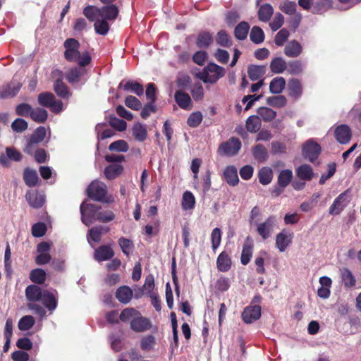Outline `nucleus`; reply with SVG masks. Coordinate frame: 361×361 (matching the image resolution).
<instances>
[{"mask_svg": "<svg viewBox=\"0 0 361 361\" xmlns=\"http://www.w3.org/2000/svg\"><path fill=\"white\" fill-rule=\"evenodd\" d=\"M25 295L30 302L42 301L44 305L50 311L57 306V298L54 293L42 290L36 285H30L25 289Z\"/></svg>", "mask_w": 361, "mask_h": 361, "instance_id": "obj_1", "label": "nucleus"}, {"mask_svg": "<svg viewBox=\"0 0 361 361\" xmlns=\"http://www.w3.org/2000/svg\"><path fill=\"white\" fill-rule=\"evenodd\" d=\"M65 48L64 57L70 62H77L80 66H85L91 61L87 51L82 53L79 51L80 43L74 38H68L63 43Z\"/></svg>", "mask_w": 361, "mask_h": 361, "instance_id": "obj_2", "label": "nucleus"}, {"mask_svg": "<svg viewBox=\"0 0 361 361\" xmlns=\"http://www.w3.org/2000/svg\"><path fill=\"white\" fill-rule=\"evenodd\" d=\"M225 75V69L215 63H209L202 71L196 73L197 78L204 83L214 84Z\"/></svg>", "mask_w": 361, "mask_h": 361, "instance_id": "obj_3", "label": "nucleus"}, {"mask_svg": "<svg viewBox=\"0 0 361 361\" xmlns=\"http://www.w3.org/2000/svg\"><path fill=\"white\" fill-rule=\"evenodd\" d=\"M256 231L263 239L267 240L270 238L274 230L278 228V219L274 215H270L263 221L255 222Z\"/></svg>", "mask_w": 361, "mask_h": 361, "instance_id": "obj_4", "label": "nucleus"}, {"mask_svg": "<svg viewBox=\"0 0 361 361\" xmlns=\"http://www.w3.org/2000/svg\"><path fill=\"white\" fill-rule=\"evenodd\" d=\"M81 219L86 226H90L98 221V214L100 208L95 204L82 202L80 205Z\"/></svg>", "mask_w": 361, "mask_h": 361, "instance_id": "obj_5", "label": "nucleus"}, {"mask_svg": "<svg viewBox=\"0 0 361 361\" xmlns=\"http://www.w3.org/2000/svg\"><path fill=\"white\" fill-rule=\"evenodd\" d=\"M106 194V185L102 181H92L87 188V195L93 200L102 201Z\"/></svg>", "mask_w": 361, "mask_h": 361, "instance_id": "obj_6", "label": "nucleus"}, {"mask_svg": "<svg viewBox=\"0 0 361 361\" xmlns=\"http://www.w3.org/2000/svg\"><path fill=\"white\" fill-rule=\"evenodd\" d=\"M240 147V141L238 138L231 137L228 142L220 145L219 152L222 155L233 156L238 152Z\"/></svg>", "mask_w": 361, "mask_h": 361, "instance_id": "obj_7", "label": "nucleus"}, {"mask_svg": "<svg viewBox=\"0 0 361 361\" xmlns=\"http://www.w3.org/2000/svg\"><path fill=\"white\" fill-rule=\"evenodd\" d=\"M293 233L286 229H283L276 236V247L281 252L286 250L291 244Z\"/></svg>", "mask_w": 361, "mask_h": 361, "instance_id": "obj_8", "label": "nucleus"}, {"mask_svg": "<svg viewBox=\"0 0 361 361\" xmlns=\"http://www.w3.org/2000/svg\"><path fill=\"white\" fill-rule=\"evenodd\" d=\"M320 152V146L312 140H309L303 145L302 154L310 161H314L318 157Z\"/></svg>", "mask_w": 361, "mask_h": 361, "instance_id": "obj_9", "label": "nucleus"}, {"mask_svg": "<svg viewBox=\"0 0 361 361\" xmlns=\"http://www.w3.org/2000/svg\"><path fill=\"white\" fill-rule=\"evenodd\" d=\"M349 202L348 197V191H345L340 194L334 201L329 207V214L331 215L339 214Z\"/></svg>", "mask_w": 361, "mask_h": 361, "instance_id": "obj_10", "label": "nucleus"}, {"mask_svg": "<svg viewBox=\"0 0 361 361\" xmlns=\"http://www.w3.org/2000/svg\"><path fill=\"white\" fill-rule=\"evenodd\" d=\"M118 8L114 4H109L99 8L98 16L107 21H114L118 16Z\"/></svg>", "mask_w": 361, "mask_h": 361, "instance_id": "obj_11", "label": "nucleus"}, {"mask_svg": "<svg viewBox=\"0 0 361 361\" xmlns=\"http://www.w3.org/2000/svg\"><path fill=\"white\" fill-rule=\"evenodd\" d=\"M261 316V307L259 305L247 307L242 313V318L247 324H251Z\"/></svg>", "mask_w": 361, "mask_h": 361, "instance_id": "obj_12", "label": "nucleus"}, {"mask_svg": "<svg viewBox=\"0 0 361 361\" xmlns=\"http://www.w3.org/2000/svg\"><path fill=\"white\" fill-rule=\"evenodd\" d=\"M130 329L135 332H143L149 330L151 328L150 321L142 316L141 313L131 322Z\"/></svg>", "mask_w": 361, "mask_h": 361, "instance_id": "obj_13", "label": "nucleus"}, {"mask_svg": "<svg viewBox=\"0 0 361 361\" xmlns=\"http://www.w3.org/2000/svg\"><path fill=\"white\" fill-rule=\"evenodd\" d=\"M351 135V130L347 125H340L335 129V137L340 144L344 145L349 142Z\"/></svg>", "mask_w": 361, "mask_h": 361, "instance_id": "obj_14", "label": "nucleus"}, {"mask_svg": "<svg viewBox=\"0 0 361 361\" xmlns=\"http://www.w3.org/2000/svg\"><path fill=\"white\" fill-rule=\"evenodd\" d=\"M6 155H0V164L3 166H8V160L20 161L22 159V154L13 147L6 148Z\"/></svg>", "mask_w": 361, "mask_h": 361, "instance_id": "obj_15", "label": "nucleus"}, {"mask_svg": "<svg viewBox=\"0 0 361 361\" xmlns=\"http://www.w3.org/2000/svg\"><path fill=\"white\" fill-rule=\"evenodd\" d=\"M25 198L29 204L34 208L41 207L45 201L44 195L35 191H29L26 193Z\"/></svg>", "mask_w": 361, "mask_h": 361, "instance_id": "obj_16", "label": "nucleus"}, {"mask_svg": "<svg viewBox=\"0 0 361 361\" xmlns=\"http://www.w3.org/2000/svg\"><path fill=\"white\" fill-rule=\"evenodd\" d=\"M297 177L302 181L311 180L314 176L312 168L308 164H302L295 169Z\"/></svg>", "mask_w": 361, "mask_h": 361, "instance_id": "obj_17", "label": "nucleus"}, {"mask_svg": "<svg viewBox=\"0 0 361 361\" xmlns=\"http://www.w3.org/2000/svg\"><path fill=\"white\" fill-rule=\"evenodd\" d=\"M288 88L289 94L295 99H299L302 94V85L297 78H291L288 81Z\"/></svg>", "mask_w": 361, "mask_h": 361, "instance_id": "obj_18", "label": "nucleus"}, {"mask_svg": "<svg viewBox=\"0 0 361 361\" xmlns=\"http://www.w3.org/2000/svg\"><path fill=\"white\" fill-rule=\"evenodd\" d=\"M175 100L181 109L185 110L192 109V100L189 94L185 92L177 91L175 94Z\"/></svg>", "mask_w": 361, "mask_h": 361, "instance_id": "obj_19", "label": "nucleus"}, {"mask_svg": "<svg viewBox=\"0 0 361 361\" xmlns=\"http://www.w3.org/2000/svg\"><path fill=\"white\" fill-rule=\"evenodd\" d=\"M302 51L301 44L296 40L289 42L285 47L284 53L288 57H298Z\"/></svg>", "mask_w": 361, "mask_h": 361, "instance_id": "obj_20", "label": "nucleus"}, {"mask_svg": "<svg viewBox=\"0 0 361 361\" xmlns=\"http://www.w3.org/2000/svg\"><path fill=\"white\" fill-rule=\"evenodd\" d=\"M21 87L20 82L11 83L4 85L0 90V98H7L14 97L18 92Z\"/></svg>", "mask_w": 361, "mask_h": 361, "instance_id": "obj_21", "label": "nucleus"}, {"mask_svg": "<svg viewBox=\"0 0 361 361\" xmlns=\"http://www.w3.org/2000/svg\"><path fill=\"white\" fill-rule=\"evenodd\" d=\"M114 256V251L107 245L100 246L94 252V258L98 262L105 261Z\"/></svg>", "mask_w": 361, "mask_h": 361, "instance_id": "obj_22", "label": "nucleus"}, {"mask_svg": "<svg viewBox=\"0 0 361 361\" xmlns=\"http://www.w3.org/2000/svg\"><path fill=\"white\" fill-rule=\"evenodd\" d=\"M225 180L232 186L236 185L239 182L237 169L233 166H227L224 171Z\"/></svg>", "mask_w": 361, "mask_h": 361, "instance_id": "obj_23", "label": "nucleus"}, {"mask_svg": "<svg viewBox=\"0 0 361 361\" xmlns=\"http://www.w3.org/2000/svg\"><path fill=\"white\" fill-rule=\"evenodd\" d=\"M116 297L121 303L127 304L132 299L133 291L128 286H122L116 290Z\"/></svg>", "mask_w": 361, "mask_h": 361, "instance_id": "obj_24", "label": "nucleus"}, {"mask_svg": "<svg viewBox=\"0 0 361 361\" xmlns=\"http://www.w3.org/2000/svg\"><path fill=\"white\" fill-rule=\"evenodd\" d=\"M133 135L139 142H142L147 137L146 126L140 123H135L132 128Z\"/></svg>", "mask_w": 361, "mask_h": 361, "instance_id": "obj_25", "label": "nucleus"}, {"mask_svg": "<svg viewBox=\"0 0 361 361\" xmlns=\"http://www.w3.org/2000/svg\"><path fill=\"white\" fill-rule=\"evenodd\" d=\"M108 231L109 228L104 226H97L92 228L90 229L87 235V240L89 243H91V241L99 243L101 240L102 233H106Z\"/></svg>", "mask_w": 361, "mask_h": 361, "instance_id": "obj_26", "label": "nucleus"}, {"mask_svg": "<svg viewBox=\"0 0 361 361\" xmlns=\"http://www.w3.org/2000/svg\"><path fill=\"white\" fill-rule=\"evenodd\" d=\"M195 205V197L190 191H186L183 194L181 206L183 210H192Z\"/></svg>", "mask_w": 361, "mask_h": 361, "instance_id": "obj_27", "label": "nucleus"}, {"mask_svg": "<svg viewBox=\"0 0 361 361\" xmlns=\"http://www.w3.org/2000/svg\"><path fill=\"white\" fill-rule=\"evenodd\" d=\"M121 86H123V82L120 83L119 87H121ZM123 89L126 91H130V92L136 94L137 96L142 95L143 92H144V89H143V87L142 86V85H140L137 82L133 81V80H129V81L126 82L123 85Z\"/></svg>", "mask_w": 361, "mask_h": 361, "instance_id": "obj_28", "label": "nucleus"}, {"mask_svg": "<svg viewBox=\"0 0 361 361\" xmlns=\"http://www.w3.org/2000/svg\"><path fill=\"white\" fill-rule=\"evenodd\" d=\"M216 264L221 271H228L231 266V260L228 254L225 252H221L217 258Z\"/></svg>", "mask_w": 361, "mask_h": 361, "instance_id": "obj_29", "label": "nucleus"}, {"mask_svg": "<svg viewBox=\"0 0 361 361\" xmlns=\"http://www.w3.org/2000/svg\"><path fill=\"white\" fill-rule=\"evenodd\" d=\"M23 179L27 186L33 187L37 185L39 177L36 171L25 169L23 173Z\"/></svg>", "mask_w": 361, "mask_h": 361, "instance_id": "obj_30", "label": "nucleus"}, {"mask_svg": "<svg viewBox=\"0 0 361 361\" xmlns=\"http://www.w3.org/2000/svg\"><path fill=\"white\" fill-rule=\"evenodd\" d=\"M288 64L281 57L274 59L270 63L271 71L276 74L283 73L287 68Z\"/></svg>", "mask_w": 361, "mask_h": 361, "instance_id": "obj_31", "label": "nucleus"}, {"mask_svg": "<svg viewBox=\"0 0 361 361\" xmlns=\"http://www.w3.org/2000/svg\"><path fill=\"white\" fill-rule=\"evenodd\" d=\"M293 178V172L290 169H284L282 170L278 176L277 183L278 185L282 188H285L288 185L290 182Z\"/></svg>", "mask_w": 361, "mask_h": 361, "instance_id": "obj_32", "label": "nucleus"}, {"mask_svg": "<svg viewBox=\"0 0 361 361\" xmlns=\"http://www.w3.org/2000/svg\"><path fill=\"white\" fill-rule=\"evenodd\" d=\"M285 85V79L283 77H276L270 82V92L273 94H280L283 90Z\"/></svg>", "mask_w": 361, "mask_h": 361, "instance_id": "obj_33", "label": "nucleus"}, {"mask_svg": "<svg viewBox=\"0 0 361 361\" xmlns=\"http://www.w3.org/2000/svg\"><path fill=\"white\" fill-rule=\"evenodd\" d=\"M259 181L262 185L269 184L273 179V171L269 167H263L258 172Z\"/></svg>", "mask_w": 361, "mask_h": 361, "instance_id": "obj_34", "label": "nucleus"}, {"mask_svg": "<svg viewBox=\"0 0 361 361\" xmlns=\"http://www.w3.org/2000/svg\"><path fill=\"white\" fill-rule=\"evenodd\" d=\"M30 117L34 121L42 123L47 121L48 113L44 109L37 107L36 109H32Z\"/></svg>", "mask_w": 361, "mask_h": 361, "instance_id": "obj_35", "label": "nucleus"}, {"mask_svg": "<svg viewBox=\"0 0 361 361\" xmlns=\"http://www.w3.org/2000/svg\"><path fill=\"white\" fill-rule=\"evenodd\" d=\"M123 171V166L118 164H111L104 170L105 177L108 179H114L118 176Z\"/></svg>", "mask_w": 361, "mask_h": 361, "instance_id": "obj_36", "label": "nucleus"}, {"mask_svg": "<svg viewBox=\"0 0 361 361\" xmlns=\"http://www.w3.org/2000/svg\"><path fill=\"white\" fill-rule=\"evenodd\" d=\"M273 12V7L270 4H266L262 5L258 11L259 19L261 21L267 22L270 20Z\"/></svg>", "mask_w": 361, "mask_h": 361, "instance_id": "obj_37", "label": "nucleus"}, {"mask_svg": "<svg viewBox=\"0 0 361 361\" xmlns=\"http://www.w3.org/2000/svg\"><path fill=\"white\" fill-rule=\"evenodd\" d=\"M140 312L134 308H126L120 314V319L123 322L131 323Z\"/></svg>", "mask_w": 361, "mask_h": 361, "instance_id": "obj_38", "label": "nucleus"}, {"mask_svg": "<svg viewBox=\"0 0 361 361\" xmlns=\"http://www.w3.org/2000/svg\"><path fill=\"white\" fill-rule=\"evenodd\" d=\"M247 73L250 80L255 81L265 73V68L262 66L252 65L249 66Z\"/></svg>", "mask_w": 361, "mask_h": 361, "instance_id": "obj_39", "label": "nucleus"}, {"mask_svg": "<svg viewBox=\"0 0 361 361\" xmlns=\"http://www.w3.org/2000/svg\"><path fill=\"white\" fill-rule=\"evenodd\" d=\"M261 127V121L257 116H250L246 121V128L250 133H255Z\"/></svg>", "mask_w": 361, "mask_h": 361, "instance_id": "obj_40", "label": "nucleus"}, {"mask_svg": "<svg viewBox=\"0 0 361 361\" xmlns=\"http://www.w3.org/2000/svg\"><path fill=\"white\" fill-rule=\"evenodd\" d=\"M54 90L56 94L61 98H68L71 93L68 90L67 86L60 80H57L54 84Z\"/></svg>", "mask_w": 361, "mask_h": 361, "instance_id": "obj_41", "label": "nucleus"}, {"mask_svg": "<svg viewBox=\"0 0 361 361\" xmlns=\"http://www.w3.org/2000/svg\"><path fill=\"white\" fill-rule=\"evenodd\" d=\"M55 99L54 95L48 92H42L38 95V103L44 107L49 108Z\"/></svg>", "mask_w": 361, "mask_h": 361, "instance_id": "obj_42", "label": "nucleus"}, {"mask_svg": "<svg viewBox=\"0 0 361 361\" xmlns=\"http://www.w3.org/2000/svg\"><path fill=\"white\" fill-rule=\"evenodd\" d=\"M342 281L346 287H353L355 285V279L352 272L347 268L341 271Z\"/></svg>", "mask_w": 361, "mask_h": 361, "instance_id": "obj_43", "label": "nucleus"}, {"mask_svg": "<svg viewBox=\"0 0 361 361\" xmlns=\"http://www.w3.org/2000/svg\"><path fill=\"white\" fill-rule=\"evenodd\" d=\"M304 66L299 60L290 61L287 66L288 72L294 75H298L303 72Z\"/></svg>", "mask_w": 361, "mask_h": 361, "instance_id": "obj_44", "label": "nucleus"}, {"mask_svg": "<svg viewBox=\"0 0 361 361\" xmlns=\"http://www.w3.org/2000/svg\"><path fill=\"white\" fill-rule=\"evenodd\" d=\"M250 25L246 22H241L239 23L235 29V36L238 39H244L246 38Z\"/></svg>", "mask_w": 361, "mask_h": 361, "instance_id": "obj_45", "label": "nucleus"}, {"mask_svg": "<svg viewBox=\"0 0 361 361\" xmlns=\"http://www.w3.org/2000/svg\"><path fill=\"white\" fill-rule=\"evenodd\" d=\"M84 73V69L78 68H72L67 73L66 79L71 83L78 82Z\"/></svg>", "mask_w": 361, "mask_h": 361, "instance_id": "obj_46", "label": "nucleus"}, {"mask_svg": "<svg viewBox=\"0 0 361 361\" xmlns=\"http://www.w3.org/2000/svg\"><path fill=\"white\" fill-rule=\"evenodd\" d=\"M35 319L32 316L26 315L23 317L18 322V326L21 331L30 329L35 324Z\"/></svg>", "mask_w": 361, "mask_h": 361, "instance_id": "obj_47", "label": "nucleus"}, {"mask_svg": "<svg viewBox=\"0 0 361 361\" xmlns=\"http://www.w3.org/2000/svg\"><path fill=\"white\" fill-rule=\"evenodd\" d=\"M30 280L35 283H43L46 280V272L42 269H35L30 272Z\"/></svg>", "mask_w": 361, "mask_h": 361, "instance_id": "obj_48", "label": "nucleus"}, {"mask_svg": "<svg viewBox=\"0 0 361 361\" xmlns=\"http://www.w3.org/2000/svg\"><path fill=\"white\" fill-rule=\"evenodd\" d=\"M94 30L97 34L106 35L109 30V24L106 20L97 19L94 23Z\"/></svg>", "mask_w": 361, "mask_h": 361, "instance_id": "obj_49", "label": "nucleus"}, {"mask_svg": "<svg viewBox=\"0 0 361 361\" xmlns=\"http://www.w3.org/2000/svg\"><path fill=\"white\" fill-rule=\"evenodd\" d=\"M250 38L255 44H259L264 39V34L263 30L257 26H255L252 28Z\"/></svg>", "mask_w": 361, "mask_h": 361, "instance_id": "obj_50", "label": "nucleus"}, {"mask_svg": "<svg viewBox=\"0 0 361 361\" xmlns=\"http://www.w3.org/2000/svg\"><path fill=\"white\" fill-rule=\"evenodd\" d=\"M202 118V113L200 111H195L189 116L187 123L191 128H196L201 123Z\"/></svg>", "mask_w": 361, "mask_h": 361, "instance_id": "obj_51", "label": "nucleus"}, {"mask_svg": "<svg viewBox=\"0 0 361 361\" xmlns=\"http://www.w3.org/2000/svg\"><path fill=\"white\" fill-rule=\"evenodd\" d=\"M258 114L265 121H271L276 116V113L274 110L268 107L259 108L258 110Z\"/></svg>", "mask_w": 361, "mask_h": 361, "instance_id": "obj_52", "label": "nucleus"}, {"mask_svg": "<svg viewBox=\"0 0 361 361\" xmlns=\"http://www.w3.org/2000/svg\"><path fill=\"white\" fill-rule=\"evenodd\" d=\"M128 149V143L123 140L115 141L109 146V149L111 151L126 152Z\"/></svg>", "mask_w": 361, "mask_h": 361, "instance_id": "obj_53", "label": "nucleus"}, {"mask_svg": "<svg viewBox=\"0 0 361 361\" xmlns=\"http://www.w3.org/2000/svg\"><path fill=\"white\" fill-rule=\"evenodd\" d=\"M99 8L94 6H87L83 9V15L90 21H96L98 16Z\"/></svg>", "mask_w": 361, "mask_h": 361, "instance_id": "obj_54", "label": "nucleus"}, {"mask_svg": "<svg viewBox=\"0 0 361 361\" xmlns=\"http://www.w3.org/2000/svg\"><path fill=\"white\" fill-rule=\"evenodd\" d=\"M221 240V231L220 228H215L211 233L212 247L214 250L220 245Z\"/></svg>", "mask_w": 361, "mask_h": 361, "instance_id": "obj_55", "label": "nucleus"}, {"mask_svg": "<svg viewBox=\"0 0 361 361\" xmlns=\"http://www.w3.org/2000/svg\"><path fill=\"white\" fill-rule=\"evenodd\" d=\"M286 99L283 95L273 96L267 98V104L274 107H281L285 106Z\"/></svg>", "mask_w": 361, "mask_h": 361, "instance_id": "obj_56", "label": "nucleus"}, {"mask_svg": "<svg viewBox=\"0 0 361 361\" xmlns=\"http://www.w3.org/2000/svg\"><path fill=\"white\" fill-rule=\"evenodd\" d=\"M212 41V35L208 32H203L199 35L197 44L200 47H208Z\"/></svg>", "mask_w": 361, "mask_h": 361, "instance_id": "obj_57", "label": "nucleus"}, {"mask_svg": "<svg viewBox=\"0 0 361 361\" xmlns=\"http://www.w3.org/2000/svg\"><path fill=\"white\" fill-rule=\"evenodd\" d=\"M46 128L43 126H40L36 129V130L31 135L30 139L35 142V143L39 144L42 142L46 136Z\"/></svg>", "mask_w": 361, "mask_h": 361, "instance_id": "obj_58", "label": "nucleus"}, {"mask_svg": "<svg viewBox=\"0 0 361 361\" xmlns=\"http://www.w3.org/2000/svg\"><path fill=\"white\" fill-rule=\"evenodd\" d=\"M253 155L259 161H264L267 157V152L262 145H257L253 149Z\"/></svg>", "mask_w": 361, "mask_h": 361, "instance_id": "obj_59", "label": "nucleus"}, {"mask_svg": "<svg viewBox=\"0 0 361 361\" xmlns=\"http://www.w3.org/2000/svg\"><path fill=\"white\" fill-rule=\"evenodd\" d=\"M252 255V248L251 246L245 245L243 248L242 254H241V263L243 265H246L250 261V258Z\"/></svg>", "mask_w": 361, "mask_h": 361, "instance_id": "obj_60", "label": "nucleus"}, {"mask_svg": "<svg viewBox=\"0 0 361 361\" xmlns=\"http://www.w3.org/2000/svg\"><path fill=\"white\" fill-rule=\"evenodd\" d=\"M159 225L160 221L158 219H156L153 221V226L150 224L146 225L145 227V234L148 236L157 235L159 231Z\"/></svg>", "mask_w": 361, "mask_h": 361, "instance_id": "obj_61", "label": "nucleus"}, {"mask_svg": "<svg viewBox=\"0 0 361 361\" xmlns=\"http://www.w3.org/2000/svg\"><path fill=\"white\" fill-rule=\"evenodd\" d=\"M289 31L286 29L281 30L276 35L274 42L278 46H282L289 37Z\"/></svg>", "mask_w": 361, "mask_h": 361, "instance_id": "obj_62", "label": "nucleus"}, {"mask_svg": "<svg viewBox=\"0 0 361 361\" xmlns=\"http://www.w3.org/2000/svg\"><path fill=\"white\" fill-rule=\"evenodd\" d=\"M281 10L286 14H295L296 11V4L293 1H285L281 5Z\"/></svg>", "mask_w": 361, "mask_h": 361, "instance_id": "obj_63", "label": "nucleus"}, {"mask_svg": "<svg viewBox=\"0 0 361 361\" xmlns=\"http://www.w3.org/2000/svg\"><path fill=\"white\" fill-rule=\"evenodd\" d=\"M12 129L18 133L23 132L27 128V123L22 118H16L11 125Z\"/></svg>", "mask_w": 361, "mask_h": 361, "instance_id": "obj_64", "label": "nucleus"}]
</instances>
